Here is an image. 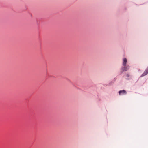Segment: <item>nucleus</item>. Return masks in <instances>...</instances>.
Instances as JSON below:
<instances>
[{
  "label": "nucleus",
  "instance_id": "obj_1",
  "mask_svg": "<svg viewBox=\"0 0 148 148\" xmlns=\"http://www.w3.org/2000/svg\"><path fill=\"white\" fill-rule=\"evenodd\" d=\"M119 95H125L127 94L125 90H120L119 91Z\"/></svg>",
  "mask_w": 148,
  "mask_h": 148
},
{
  "label": "nucleus",
  "instance_id": "obj_2",
  "mask_svg": "<svg viewBox=\"0 0 148 148\" xmlns=\"http://www.w3.org/2000/svg\"><path fill=\"white\" fill-rule=\"evenodd\" d=\"M148 73V67L147 68L146 70L141 75L140 77H143L145 76Z\"/></svg>",
  "mask_w": 148,
  "mask_h": 148
},
{
  "label": "nucleus",
  "instance_id": "obj_3",
  "mask_svg": "<svg viewBox=\"0 0 148 148\" xmlns=\"http://www.w3.org/2000/svg\"><path fill=\"white\" fill-rule=\"evenodd\" d=\"M127 69L128 68L127 67L124 66V67L122 68V70L123 71H126Z\"/></svg>",
  "mask_w": 148,
  "mask_h": 148
},
{
  "label": "nucleus",
  "instance_id": "obj_4",
  "mask_svg": "<svg viewBox=\"0 0 148 148\" xmlns=\"http://www.w3.org/2000/svg\"><path fill=\"white\" fill-rule=\"evenodd\" d=\"M123 65H125L127 62V60L126 58H124L123 59Z\"/></svg>",
  "mask_w": 148,
  "mask_h": 148
},
{
  "label": "nucleus",
  "instance_id": "obj_5",
  "mask_svg": "<svg viewBox=\"0 0 148 148\" xmlns=\"http://www.w3.org/2000/svg\"><path fill=\"white\" fill-rule=\"evenodd\" d=\"M127 76L128 77H129V75L128 74H127Z\"/></svg>",
  "mask_w": 148,
  "mask_h": 148
}]
</instances>
